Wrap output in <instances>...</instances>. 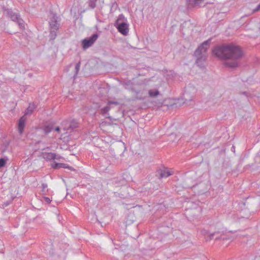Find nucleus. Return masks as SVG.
Instances as JSON below:
<instances>
[{"mask_svg": "<svg viewBox=\"0 0 260 260\" xmlns=\"http://www.w3.org/2000/svg\"><path fill=\"white\" fill-rule=\"evenodd\" d=\"M242 94L244 95H245V96H246L247 97H249L250 96V94L249 92H247V91L243 92L242 93Z\"/></svg>", "mask_w": 260, "mask_h": 260, "instance_id": "nucleus-29", "label": "nucleus"}, {"mask_svg": "<svg viewBox=\"0 0 260 260\" xmlns=\"http://www.w3.org/2000/svg\"><path fill=\"white\" fill-rule=\"evenodd\" d=\"M124 19V16L122 14H121L119 16V17L116 21H119V22H120V21Z\"/></svg>", "mask_w": 260, "mask_h": 260, "instance_id": "nucleus-26", "label": "nucleus"}, {"mask_svg": "<svg viewBox=\"0 0 260 260\" xmlns=\"http://www.w3.org/2000/svg\"><path fill=\"white\" fill-rule=\"evenodd\" d=\"M80 62H79L77 63H76V65H75V74L74 75V78H75V77L77 75V74H78V73L79 72V71L80 70Z\"/></svg>", "mask_w": 260, "mask_h": 260, "instance_id": "nucleus-19", "label": "nucleus"}, {"mask_svg": "<svg viewBox=\"0 0 260 260\" xmlns=\"http://www.w3.org/2000/svg\"><path fill=\"white\" fill-rule=\"evenodd\" d=\"M6 164V160L4 158H0V168L4 167Z\"/></svg>", "mask_w": 260, "mask_h": 260, "instance_id": "nucleus-22", "label": "nucleus"}, {"mask_svg": "<svg viewBox=\"0 0 260 260\" xmlns=\"http://www.w3.org/2000/svg\"><path fill=\"white\" fill-rule=\"evenodd\" d=\"M42 192H46L48 191V189H47V184H45V183H42Z\"/></svg>", "mask_w": 260, "mask_h": 260, "instance_id": "nucleus-24", "label": "nucleus"}, {"mask_svg": "<svg viewBox=\"0 0 260 260\" xmlns=\"http://www.w3.org/2000/svg\"><path fill=\"white\" fill-rule=\"evenodd\" d=\"M118 102H115V101H109L108 103V104L107 105L102 108L101 110H100V113L103 115H106V114L108 113V112H109V111L111 109V107H110V105L111 104H114V105H118Z\"/></svg>", "mask_w": 260, "mask_h": 260, "instance_id": "nucleus-9", "label": "nucleus"}, {"mask_svg": "<svg viewBox=\"0 0 260 260\" xmlns=\"http://www.w3.org/2000/svg\"><path fill=\"white\" fill-rule=\"evenodd\" d=\"M52 167L54 169H58L59 168H68L70 170H72V167H69L68 164L64 163H57L53 162L51 165Z\"/></svg>", "mask_w": 260, "mask_h": 260, "instance_id": "nucleus-11", "label": "nucleus"}, {"mask_svg": "<svg viewBox=\"0 0 260 260\" xmlns=\"http://www.w3.org/2000/svg\"><path fill=\"white\" fill-rule=\"evenodd\" d=\"M99 35L97 33L93 34L89 38H85L82 41V46L83 49H86L91 46L96 39Z\"/></svg>", "mask_w": 260, "mask_h": 260, "instance_id": "nucleus-4", "label": "nucleus"}, {"mask_svg": "<svg viewBox=\"0 0 260 260\" xmlns=\"http://www.w3.org/2000/svg\"><path fill=\"white\" fill-rule=\"evenodd\" d=\"M201 233L202 235L205 236V238L206 239V241L211 240L213 238V237L215 235H217L220 234V232L217 231L213 232L212 233H210L208 230L205 229H202L201 230Z\"/></svg>", "mask_w": 260, "mask_h": 260, "instance_id": "nucleus-7", "label": "nucleus"}, {"mask_svg": "<svg viewBox=\"0 0 260 260\" xmlns=\"http://www.w3.org/2000/svg\"><path fill=\"white\" fill-rule=\"evenodd\" d=\"M50 29V35H49L50 39L52 40H53L55 39V38L57 36L56 31L58 29Z\"/></svg>", "mask_w": 260, "mask_h": 260, "instance_id": "nucleus-17", "label": "nucleus"}, {"mask_svg": "<svg viewBox=\"0 0 260 260\" xmlns=\"http://www.w3.org/2000/svg\"><path fill=\"white\" fill-rule=\"evenodd\" d=\"M51 14L52 16L49 21L50 29H58L60 26V23L58 21V18L56 14Z\"/></svg>", "mask_w": 260, "mask_h": 260, "instance_id": "nucleus-6", "label": "nucleus"}, {"mask_svg": "<svg viewBox=\"0 0 260 260\" xmlns=\"http://www.w3.org/2000/svg\"><path fill=\"white\" fill-rule=\"evenodd\" d=\"M193 0H186V5L188 9H190L194 7Z\"/></svg>", "mask_w": 260, "mask_h": 260, "instance_id": "nucleus-18", "label": "nucleus"}, {"mask_svg": "<svg viewBox=\"0 0 260 260\" xmlns=\"http://www.w3.org/2000/svg\"><path fill=\"white\" fill-rule=\"evenodd\" d=\"M26 118L24 117V116L21 117L18 121V128L19 132L20 134H22L23 132L24 127L25 126V122Z\"/></svg>", "mask_w": 260, "mask_h": 260, "instance_id": "nucleus-12", "label": "nucleus"}, {"mask_svg": "<svg viewBox=\"0 0 260 260\" xmlns=\"http://www.w3.org/2000/svg\"><path fill=\"white\" fill-rule=\"evenodd\" d=\"M10 204V202H4V204L3 205V206L7 207Z\"/></svg>", "mask_w": 260, "mask_h": 260, "instance_id": "nucleus-30", "label": "nucleus"}, {"mask_svg": "<svg viewBox=\"0 0 260 260\" xmlns=\"http://www.w3.org/2000/svg\"><path fill=\"white\" fill-rule=\"evenodd\" d=\"M211 39L202 43L195 50L194 55L197 57L196 63L198 66L202 67L203 62L207 59L206 53L210 47Z\"/></svg>", "mask_w": 260, "mask_h": 260, "instance_id": "nucleus-2", "label": "nucleus"}, {"mask_svg": "<svg viewBox=\"0 0 260 260\" xmlns=\"http://www.w3.org/2000/svg\"><path fill=\"white\" fill-rule=\"evenodd\" d=\"M44 201L46 203H47L48 204H49V203H51V200L49 198H48V197H44Z\"/></svg>", "mask_w": 260, "mask_h": 260, "instance_id": "nucleus-28", "label": "nucleus"}, {"mask_svg": "<svg viewBox=\"0 0 260 260\" xmlns=\"http://www.w3.org/2000/svg\"><path fill=\"white\" fill-rule=\"evenodd\" d=\"M78 126V123L75 120H73L69 123V125L68 127L64 128V129H73Z\"/></svg>", "mask_w": 260, "mask_h": 260, "instance_id": "nucleus-16", "label": "nucleus"}, {"mask_svg": "<svg viewBox=\"0 0 260 260\" xmlns=\"http://www.w3.org/2000/svg\"><path fill=\"white\" fill-rule=\"evenodd\" d=\"M149 96L151 98H156L159 94V91L157 89H150L148 91Z\"/></svg>", "mask_w": 260, "mask_h": 260, "instance_id": "nucleus-14", "label": "nucleus"}, {"mask_svg": "<svg viewBox=\"0 0 260 260\" xmlns=\"http://www.w3.org/2000/svg\"><path fill=\"white\" fill-rule=\"evenodd\" d=\"M231 150H232V151L235 152V147L234 146H232V147L231 148Z\"/></svg>", "mask_w": 260, "mask_h": 260, "instance_id": "nucleus-32", "label": "nucleus"}, {"mask_svg": "<svg viewBox=\"0 0 260 260\" xmlns=\"http://www.w3.org/2000/svg\"><path fill=\"white\" fill-rule=\"evenodd\" d=\"M96 0H89V6L91 9H94L96 7Z\"/></svg>", "mask_w": 260, "mask_h": 260, "instance_id": "nucleus-20", "label": "nucleus"}, {"mask_svg": "<svg viewBox=\"0 0 260 260\" xmlns=\"http://www.w3.org/2000/svg\"><path fill=\"white\" fill-rule=\"evenodd\" d=\"M56 154L55 153L52 152H43L42 153V156L43 158L46 159V160H54L55 159H58L56 157Z\"/></svg>", "mask_w": 260, "mask_h": 260, "instance_id": "nucleus-10", "label": "nucleus"}, {"mask_svg": "<svg viewBox=\"0 0 260 260\" xmlns=\"http://www.w3.org/2000/svg\"><path fill=\"white\" fill-rule=\"evenodd\" d=\"M220 239V236L216 237L215 238V240H218Z\"/></svg>", "mask_w": 260, "mask_h": 260, "instance_id": "nucleus-33", "label": "nucleus"}, {"mask_svg": "<svg viewBox=\"0 0 260 260\" xmlns=\"http://www.w3.org/2000/svg\"><path fill=\"white\" fill-rule=\"evenodd\" d=\"M36 108V105L34 103H30L26 109V114H31L34 109Z\"/></svg>", "mask_w": 260, "mask_h": 260, "instance_id": "nucleus-15", "label": "nucleus"}, {"mask_svg": "<svg viewBox=\"0 0 260 260\" xmlns=\"http://www.w3.org/2000/svg\"><path fill=\"white\" fill-rule=\"evenodd\" d=\"M124 86L125 89L132 91L133 92H135L137 94L140 93V91L136 90L134 88L132 87V83L128 81L124 83Z\"/></svg>", "mask_w": 260, "mask_h": 260, "instance_id": "nucleus-13", "label": "nucleus"}, {"mask_svg": "<svg viewBox=\"0 0 260 260\" xmlns=\"http://www.w3.org/2000/svg\"><path fill=\"white\" fill-rule=\"evenodd\" d=\"M212 53L217 57L224 60V65L231 69L240 66V60L243 56L242 48L233 43L217 46L212 50Z\"/></svg>", "mask_w": 260, "mask_h": 260, "instance_id": "nucleus-1", "label": "nucleus"}, {"mask_svg": "<svg viewBox=\"0 0 260 260\" xmlns=\"http://www.w3.org/2000/svg\"><path fill=\"white\" fill-rule=\"evenodd\" d=\"M190 87H187L185 88V93H184V97L186 98L188 93V92L190 91Z\"/></svg>", "mask_w": 260, "mask_h": 260, "instance_id": "nucleus-25", "label": "nucleus"}, {"mask_svg": "<svg viewBox=\"0 0 260 260\" xmlns=\"http://www.w3.org/2000/svg\"><path fill=\"white\" fill-rule=\"evenodd\" d=\"M52 130V127L49 125L46 126L44 128V131L46 134L49 133Z\"/></svg>", "mask_w": 260, "mask_h": 260, "instance_id": "nucleus-21", "label": "nucleus"}, {"mask_svg": "<svg viewBox=\"0 0 260 260\" xmlns=\"http://www.w3.org/2000/svg\"><path fill=\"white\" fill-rule=\"evenodd\" d=\"M6 16L14 22L17 23L20 28H24V22L21 19L19 13L14 12L12 9H7L5 10Z\"/></svg>", "mask_w": 260, "mask_h": 260, "instance_id": "nucleus-3", "label": "nucleus"}, {"mask_svg": "<svg viewBox=\"0 0 260 260\" xmlns=\"http://www.w3.org/2000/svg\"><path fill=\"white\" fill-rule=\"evenodd\" d=\"M260 10V3L256 6V7L253 10L254 12H257Z\"/></svg>", "mask_w": 260, "mask_h": 260, "instance_id": "nucleus-27", "label": "nucleus"}, {"mask_svg": "<svg viewBox=\"0 0 260 260\" xmlns=\"http://www.w3.org/2000/svg\"><path fill=\"white\" fill-rule=\"evenodd\" d=\"M115 26L118 29V31L124 36H126L128 32V25L124 21L119 22V21H116L115 23Z\"/></svg>", "mask_w": 260, "mask_h": 260, "instance_id": "nucleus-5", "label": "nucleus"}, {"mask_svg": "<svg viewBox=\"0 0 260 260\" xmlns=\"http://www.w3.org/2000/svg\"><path fill=\"white\" fill-rule=\"evenodd\" d=\"M55 130L56 131L58 132H60V129L59 127L57 126V127H56L55 128Z\"/></svg>", "mask_w": 260, "mask_h": 260, "instance_id": "nucleus-31", "label": "nucleus"}, {"mask_svg": "<svg viewBox=\"0 0 260 260\" xmlns=\"http://www.w3.org/2000/svg\"><path fill=\"white\" fill-rule=\"evenodd\" d=\"M171 175L172 174L170 173V172L166 169H159L157 171L156 174V176L158 179L167 178Z\"/></svg>", "mask_w": 260, "mask_h": 260, "instance_id": "nucleus-8", "label": "nucleus"}, {"mask_svg": "<svg viewBox=\"0 0 260 260\" xmlns=\"http://www.w3.org/2000/svg\"><path fill=\"white\" fill-rule=\"evenodd\" d=\"M204 0H193L194 7L199 6L203 2Z\"/></svg>", "mask_w": 260, "mask_h": 260, "instance_id": "nucleus-23", "label": "nucleus"}]
</instances>
